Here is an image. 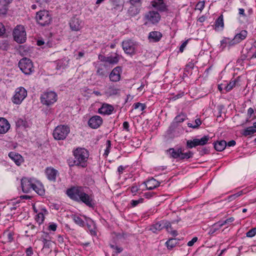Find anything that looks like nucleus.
Segmentation results:
<instances>
[{
    "instance_id": "1",
    "label": "nucleus",
    "mask_w": 256,
    "mask_h": 256,
    "mask_svg": "<svg viewBox=\"0 0 256 256\" xmlns=\"http://www.w3.org/2000/svg\"><path fill=\"white\" fill-rule=\"evenodd\" d=\"M88 188L82 186H72L66 190V194L72 200L77 202L83 203L90 208H94L96 205L94 196L86 191Z\"/></svg>"
},
{
    "instance_id": "2",
    "label": "nucleus",
    "mask_w": 256,
    "mask_h": 256,
    "mask_svg": "<svg viewBox=\"0 0 256 256\" xmlns=\"http://www.w3.org/2000/svg\"><path fill=\"white\" fill-rule=\"evenodd\" d=\"M184 148L178 146L175 148H170L166 150V152L168 154L170 158L178 159L181 161L188 160L193 157L194 152L192 151L188 150L186 152H184Z\"/></svg>"
},
{
    "instance_id": "3",
    "label": "nucleus",
    "mask_w": 256,
    "mask_h": 256,
    "mask_svg": "<svg viewBox=\"0 0 256 256\" xmlns=\"http://www.w3.org/2000/svg\"><path fill=\"white\" fill-rule=\"evenodd\" d=\"M72 154L76 160L78 166L82 168L87 166L89 152L86 149L83 148H77L73 150Z\"/></svg>"
},
{
    "instance_id": "4",
    "label": "nucleus",
    "mask_w": 256,
    "mask_h": 256,
    "mask_svg": "<svg viewBox=\"0 0 256 256\" xmlns=\"http://www.w3.org/2000/svg\"><path fill=\"white\" fill-rule=\"evenodd\" d=\"M35 18L38 24L42 26H49L52 22V16L50 12L46 10L36 12Z\"/></svg>"
},
{
    "instance_id": "5",
    "label": "nucleus",
    "mask_w": 256,
    "mask_h": 256,
    "mask_svg": "<svg viewBox=\"0 0 256 256\" xmlns=\"http://www.w3.org/2000/svg\"><path fill=\"white\" fill-rule=\"evenodd\" d=\"M70 132V128L67 125L60 124L54 130L52 136L58 140H64Z\"/></svg>"
},
{
    "instance_id": "6",
    "label": "nucleus",
    "mask_w": 256,
    "mask_h": 256,
    "mask_svg": "<svg viewBox=\"0 0 256 256\" xmlns=\"http://www.w3.org/2000/svg\"><path fill=\"white\" fill-rule=\"evenodd\" d=\"M18 67L21 71L26 75H30L34 71L33 62L27 58H23L18 62Z\"/></svg>"
},
{
    "instance_id": "7",
    "label": "nucleus",
    "mask_w": 256,
    "mask_h": 256,
    "mask_svg": "<svg viewBox=\"0 0 256 256\" xmlns=\"http://www.w3.org/2000/svg\"><path fill=\"white\" fill-rule=\"evenodd\" d=\"M138 44L131 39L124 40L122 42V46L124 52L132 56L137 53Z\"/></svg>"
},
{
    "instance_id": "8",
    "label": "nucleus",
    "mask_w": 256,
    "mask_h": 256,
    "mask_svg": "<svg viewBox=\"0 0 256 256\" xmlns=\"http://www.w3.org/2000/svg\"><path fill=\"white\" fill-rule=\"evenodd\" d=\"M57 94L53 91H46L41 94L40 100L41 103L46 106H50L57 100Z\"/></svg>"
},
{
    "instance_id": "9",
    "label": "nucleus",
    "mask_w": 256,
    "mask_h": 256,
    "mask_svg": "<svg viewBox=\"0 0 256 256\" xmlns=\"http://www.w3.org/2000/svg\"><path fill=\"white\" fill-rule=\"evenodd\" d=\"M14 40L19 44H22L26 40V32L24 28L21 25L16 26L13 31Z\"/></svg>"
},
{
    "instance_id": "10",
    "label": "nucleus",
    "mask_w": 256,
    "mask_h": 256,
    "mask_svg": "<svg viewBox=\"0 0 256 256\" xmlns=\"http://www.w3.org/2000/svg\"><path fill=\"white\" fill-rule=\"evenodd\" d=\"M27 96V91L24 87L16 88L15 94L12 98V102L16 104H20Z\"/></svg>"
},
{
    "instance_id": "11",
    "label": "nucleus",
    "mask_w": 256,
    "mask_h": 256,
    "mask_svg": "<svg viewBox=\"0 0 256 256\" xmlns=\"http://www.w3.org/2000/svg\"><path fill=\"white\" fill-rule=\"evenodd\" d=\"M36 180L33 178L24 177L21 180V186L22 190L24 193H28L30 192Z\"/></svg>"
},
{
    "instance_id": "12",
    "label": "nucleus",
    "mask_w": 256,
    "mask_h": 256,
    "mask_svg": "<svg viewBox=\"0 0 256 256\" xmlns=\"http://www.w3.org/2000/svg\"><path fill=\"white\" fill-rule=\"evenodd\" d=\"M70 29L73 31H79L83 27L84 22L82 20L75 16L71 18L69 22Z\"/></svg>"
},
{
    "instance_id": "13",
    "label": "nucleus",
    "mask_w": 256,
    "mask_h": 256,
    "mask_svg": "<svg viewBox=\"0 0 256 256\" xmlns=\"http://www.w3.org/2000/svg\"><path fill=\"white\" fill-rule=\"evenodd\" d=\"M144 17L150 23L154 25L158 23L161 18L160 14L158 12L154 10L149 11L146 14Z\"/></svg>"
},
{
    "instance_id": "14",
    "label": "nucleus",
    "mask_w": 256,
    "mask_h": 256,
    "mask_svg": "<svg viewBox=\"0 0 256 256\" xmlns=\"http://www.w3.org/2000/svg\"><path fill=\"white\" fill-rule=\"evenodd\" d=\"M44 173L47 178L54 182H56V177L59 175L58 170L51 166L46 168Z\"/></svg>"
},
{
    "instance_id": "15",
    "label": "nucleus",
    "mask_w": 256,
    "mask_h": 256,
    "mask_svg": "<svg viewBox=\"0 0 256 256\" xmlns=\"http://www.w3.org/2000/svg\"><path fill=\"white\" fill-rule=\"evenodd\" d=\"M95 68L96 69L97 76L103 78L106 76L108 74V66L106 64L94 63Z\"/></svg>"
},
{
    "instance_id": "16",
    "label": "nucleus",
    "mask_w": 256,
    "mask_h": 256,
    "mask_svg": "<svg viewBox=\"0 0 256 256\" xmlns=\"http://www.w3.org/2000/svg\"><path fill=\"white\" fill-rule=\"evenodd\" d=\"M102 118L99 116H94L88 121V126L93 129L98 128L102 124Z\"/></svg>"
},
{
    "instance_id": "17",
    "label": "nucleus",
    "mask_w": 256,
    "mask_h": 256,
    "mask_svg": "<svg viewBox=\"0 0 256 256\" xmlns=\"http://www.w3.org/2000/svg\"><path fill=\"white\" fill-rule=\"evenodd\" d=\"M248 32L247 30H243L236 34L234 38L231 40L230 45H236L239 44L243 40H245L247 37Z\"/></svg>"
},
{
    "instance_id": "18",
    "label": "nucleus",
    "mask_w": 256,
    "mask_h": 256,
    "mask_svg": "<svg viewBox=\"0 0 256 256\" xmlns=\"http://www.w3.org/2000/svg\"><path fill=\"white\" fill-rule=\"evenodd\" d=\"M122 72V67L118 66L114 68L110 74V80L113 82H118L120 79V74Z\"/></svg>"
},
{
    "instance_id": "19",
    "label": "nucleus",
    "mask_w": 256,
    "mask_h": 256,
    "mask_svg": "<svg viewBox=\"0 0 256 256\" xmlns=\"http://www.w3.org/2000/svg\"><path fill=\"white\" fill-rule=\"evenodd\" d=\"M114 107L112 105L103 103L100 108L98 110V112L102 115H110L114 110Z\"/></svg>"
},
{
    "instance_id": "20",
    "label": "nucleus",
    "mask_w": 256,
    "mask_h": 256,
    "mask_svg": "<svg viewBox=\"0 0 256 256\" xmlns=\"http://www.w3.org/2000/svg\"><path fill=\"white\" fill-rule=\"evenodd\" d=\"M16 129L24 130L30 127V124L25 118H19L16 120Z\"/></svg>"
},
{
    "instance_id": "21",
    "label": "nucleus",
    "mask_w": 256,
    "mask_h": 256,
    "mask_svg": "<svg viewBox=\"0 0 256 256\" xmlns=\"http://www.w3.org/2000/svg\"><path fill=\"white\" fill-rule=\"evenodd\" d=\"M8 156L18 166H20L24 162L22 156L20 154L15 152H10Z\"/></svg>"
},
{
    "instance_id": "22",
    "label": "nucleus",
    "mask_w": 256,
    "mask_h": 256,
    "mask_svg": "<svg viewBox=\"0 0 256 256\" xmlns=\"http://www.w3.org/2000/svg\"><path fill=\"white\" fill-rule=\"evenodd\" d=\"M14 0H0V16L6 15L7 14L8 5Z\"/></svg>"
},
{
    "instance_id": "23",
    "label": "nucleus",
    "mask_w": 256,
    "mask_h": 256,
    "mask_svg": "<svg viewBox=\"0 0 256 256\" xmlns=\"http://www.w3.org/2000/svg\"><path fill=\"white\" fill-rule=\"evenodd\" d=\"M32 190H33L37 194L40 196H44L45 194V190L42 184L38 180L34 182Z\"/></svg>"
},
{
    "instance_id": "24",
    "label": "nucleus",
    "mask_w": 256,
    "mask_h": 256,
    "mask_svg": "<svg viewBox=\"0 0 256 256\" xmlns=\"http://www.w3.org/2000/svg\"><path fill=\"white\" fill-rule=\"evenodd\" d=\"M10 124L4 118H0V134H4L10 128Z\"/></svg>"
},
{
    "instance_id": "25",
    "label": "nucleus",
    "mask_w": 256,
    "mask_h": 256,
    "mask_svg": "<svg viewBox=\"0 0 256 256\" xmlns=\"http://www.w3.org/2000/svg\"><path fill=\"white\" fill-rule=\"evenodd\" d=\"M162 37V34L158 31H152L148 36V40L150 42H159Z\"/></svg>"
},
{
    "instance_id": "26",
    "label": "nucleus",
    "mask_w": 256,
    "mask_h": 256,
    "mask_svg": "<svg viewBox=\"0 0 256 256\" xmlns=\"http://www.w3.org/2000/svg\"><path fill=\"white\" fill-rule=\"evenodd\" d=\"M144 184H145L146 190H152L159 186L160 183L154 178H152L146 182H144Z\"/></svg>"
},
{
    "instance_id": "27",
    "label": "nucleus",
    "mask_w": 256,
    "mask_h": 256,
    "mask_svg": "<svg viewBox=\"0 0 256 256\" xmlns=\"http://www.w3.org/2000/svg\"><path fill=\"white\" fill-rule=\"evenodd\" d=\"M48 214V212L46 208H42L40 210V211L38 212L36 216L35 220L38 223V224L40 225L42 223H43L44 220V214Z\"/></svg>"
},
{
    "instance_id": "28",
    "label": "nucleus",
    "mask_w": 256,
    "mask_h": 256,
    "mask_svg": "<svg viewBox=\"0 0 256 256\" xmlns=\"http://www.w3.org/2000/svg\"><path fill=\"white\" fill-rule=\"evenodd\" d=\"M86 226L92 235H96V225L95 222L92 219L89 218L86 220Z\"/></svg>"
},
{
    "instance_id": "29",
    "label": "nucleus",
    "mask_w": 256,
    "mask_h": 256,
    "mask_svg": "<svg viewBox=\"0 0 256 256\" xmlns=\"http://www.w3.org/2000/svg\"><path fill=\"white\" fill-rule=\"evenodd\" d=\"M162 220H160L150 226V230L154 233H157L164 228Z\"/></svg>"
},
{
    "instance_id": "30",
    "label": "nucleus",
    "mask_w": 256,
    "mask_h": 256,
    "mask_svg": "<svg viewBox=\"0 0 256 256\" xmlns=\"http://www.w3.org/2000/svg\"><path fill=\"white\" fill-rule=\"evenodd\" d=\"M214 149L218 152H222L225 149L226 146V142L224 140L217 141L214 144Z\"/></svg>"
},
{
    "instance_id": "31",
    "label": "nucleus",
    "mask_w": 256,
    "mask_h": 256,
    "mask_svg": "<svg viewBox=\"0 0 256 256\" xmlns=\"http://www.w3.org/2000/svg\"><path fill=\"white\" fill-rule=\"evenodd\" d=\"M180 240L177 238H169L166 242L165 246H166L168 250H172L179 243Z\"/></svg>"
},
{
    "instance_id": "32",
    "label": "nucleus",
    "mask_w": 256,
    "mask_h": 256,
    "mask_svg": "<svg viewBox=\"0 0 256 256\" xmlns=\"http://www.w3.org/2000/svg\"><path fill=\"white\" fill-rule=\"evenodd\" d=\"M214 25V30H218L220 28V30H222L224 28V22L223 16L222 14H221L220 16L218 17V18L216 19Z\"/></svg>"
},
{
    "instance_id": "33",
    "label": "nucleus",
    "mask_w": 256,
    "mask_h": 256,
    "mask_svg": "<svg viewBox=\"0 0 256 256\" xmlns=\"http://www.w3.org/2000/svg\"><path fill=\"white\" fill-rule=\"evenodd\" d=\"M120 60V58L119 54L117 52H116L114 56H108L107 62L112 65L116 64L118 63Z\"/></svg>"
},
{
    "instance_id": "34",
    "label": "nucleus",
    "mask_w": 256,
    "mask_h": 256,
    "mask_svg": "<svg viewBox=\"0 0 256 256\" xmlns=\"http://www.w3.org/2000/svg\"><path fill=\"white\" fill-rule=\"evenodd\" d=\"M196 142L197 146H204L207 144L210 139V137L208 135L204 136L201 138H194Z\"/></svg>"
},
{
    "instance_id": "35",
    "label": "nucleus",
    "mask_w": 256,
    "mask_h": 256,
    "mask_svg": "<svg viewBox=\"0 0 256 256\" xmlns=\"http://www.w3.org/2000/svg\"><path fill=\"white\" fill-rule=\"evenodd\" d=\"M140 9L135 6L131 5L128 9V14L132 17L135 16L140 13Z\"/></svg>"
},
{
    "instance_id": "36",
    "label": "nucleus",
    "mask_w": 256,
    "mask_h": 256,
    "mask_svg": "<svg viewBox=\"0 0 256 256\" xmlns=\"http://www.w3.org/2000/svg\"><path fill=\"white\" fill-rule=\"evenodd\" d=\"M110 2L113 6L112 10H122V6L120 4V0H110Z\"/></svg>"
},
{
    "instance_id": "37",
    "label": "nucleus",
    "mask_w": 256,
    "mask_h": 256,
    "mask_svg": "<svg viewBox=\"0 0 256 256\" xmlns=\"http://www.w3.org/2000/svg\"><path fill=\"white\" fill-rule=\"evenodd\" d=\"M255 132H256L255 129L252 126H249L244 129L241 132V134L244 136H248L252 135Z\"/></svg>"
},
{
    "instance_id": "38",
    "label": "nucleus",
    "mask_w": 256,
    "mask_h": 256,
    "mask_svg": "<svg viewBox=\"0 0 256 256\" xmlns=\"http://www.w3.org/2000/svg\"><path fill=\"white\" fill-rule=\"evenodd\" d=\"M234 218L232 217L230 218L224 220H221L218 222L216 224H214V226H218L219 228L222 227V226L226 224H230L233 222Z\"/></svg>"
},
{
    "instance_id": "39",
    "label": "nucleus",
    "mask_w": 256,
    "mask_h": 256,
    "mask_svg": "<svg viewBox=\"0 0 256 256\" xmlns=\"http://www.w3.org/2000/svg\"><path fill=\"white\" fill-rule=\"evenodd\" d=\"M186 115L184 113L181 112L178 115L176 116L174 120L178 124L183 122L186 118Z\"/></svg>"
},
{
    "instance_id": "40",
    "label": "nucleus",
    "mask_w": 256,
    "mask_h": 256,
    "mask_svg": "<svg viewBox=\"0 0 256 256\" xmlns=\"http://www.w3.org/2000/svg\"><path fill=\"white\" fill-rule=\"evenodd\" d=\"M238 82V78L236 79H235L234 80H232L230 82L226 85L224 86V89L226 92H230L231 90L236 85V82Z\"/></svg>"
},
{
    "instance_id": "41",
    "label": "nucleus",
    "mask_w": 256,
    "mask_h": 256,
    "mask_svg": "<svg viewBox=\"0 0 256 256\" xmlns=\"http://www.w3.org/2000/svg\"><path fill=\"white\" fill-rule=\"evenodd\" d=\"M230 42H231V40L230 38L224 37L220 41V44H221V46H222V49L224 50L226 47V45H228V46L229 48L234 46V45H230Z\"/></svg>"
},
{
    "instance_id": "42",
    "label": "nucleus",
    "mask_w": 256,
    "mask_h": 256,
    "mask_svg": "<svg viewBox=\"0 0 256 256\" xmlns=\"http://www.w3.org/2000/svg\"><path fill=\"white\" fill-rule=\"evenodd\" d=\"M72 218L74 222L80 226H84V222L82 219L78 216L72 215Z\"/></svg>"
},
{
    "instance_id": "43",
    "label": "nucleus",
    "mask_w": 256,
    "mask_h": 256,
    "mask_svg": "<svg viewBox=\"0 0 256 256\" xmlns=\"http://www.w3.org/2000/svg\"><path fill=\"white\" fill-rule=\"evenodd\" d=\"M245 60H250V58H248L247 54H242L236 60V64L240 66H244V62Z\"/></svg>"
},
{
    "instance_id": "44",
    "label": "nucleus",
    "mask_w": 256,
    "mask_h": 256,
    "mask_svg": "<svg viewBox=\"0 0 256 256\" xmlns=\"http://www.w3.org/2000/svg\"><path fill=\"white\" fill-rule=\"evenodd\" d=\"M120 89L114 87L110 86L108 88V92H106L109 96H114L118 94L120 92Z\"/></svg>"
},
{
    "instance_id": "45",
    "label": "nucleus",
    "mask_w": 256,
    "mask_h": 256,
    "mask_svg": "<svg viewBox=\"0 0 256 256\" xmlns=\"http://www.w3.org/2000/svg\"><path fill=\"white\" fill-rule=\"evenodd\" d=\"M157 10L160 12H167L168 10V6L164 2H159Z\"/></svg>"
},
{
    "instance_id": "46",
    "label": "nucleus",
    "mask_w": 256,
    "mask_h": 256,
    "mask_svg": "<svg viewBox=\"0 0 256 256\" xmlns=\"http://www.w3.org/2000/svg\"><path fill=\"white\" fill-rule=\"evenodd\" d=\"M6 234V238H7V242H12L14 240V232H10L8 231V230H6L4 232V236Z\"/></svg>"
},
{
    "instance_id": "47",
    "label": "nucleus",
    "mask_w": 256,
    "mask_h": 256,
    "mask_svg": "<svg viewBox=\"0 0 256 256\" xmlns=\"http://www.w3.org/2000/svg\"><path fill=\"white\" fill-rule=\"evenodd\" d=\"M195 124L193 125L191 123H188L187 125L188 126V127L189 128H198L202 124V121L200 120V118H196L195 121Z\"/></svg>"
},
{
    "instance_id": "48",
    "label": "nucleus",
    "mask_w": 256,
    "mask_h": 256,
    "mask_svg": "<svg viewBox=\"0 0 256 256\" xmlns=\"http://www.w3.org/2000/svg\"><path fill=\"white\" fill-rule=\"evenodd\" d=\"M197 146L195 139L192 140H188L186 143V148L188 149L192 148Z\"/></svg>"
},
{
    "instance_id": "49",
    "label": "nucleus",
    "mask_w": 256,
    "mask_h": 256,
    "mask_svg": "<svg viewBox=\"0 0 256 256\" xmlns=\"http://www.w3.org/2000/svg\"><path fill=\"white\" fill-rule=\"evenodd\" d=\"M243 194V192L242 190L234 194H232L230 196H229L228 197V202L232 201L233 200H234L236 198H238V196H242Z\"/></svg>"
},
{
    "instance_id": "50",
    "label": "nucleus",
    "mask_w": 256,
    "mask_h": 256,
    "mask_svg": "<svg viewBox=\"0 0 256 256\" xmlns=\"http://www.w3.org/2000/svg\"><path fill=\"white\" fill-rule=\"evenodd\" d=\"M10 46L6 40H2L0 42V49L2 50H7L9 48Z\"/></svg>"
},
{
    "instance_id": "51",
    "label": "nucleus",
    "mask_w": 256,
    "mask_h": 256,
    "mask_svg": "<svg viewBox=\"0 0 256 256\" xmlns=\"http://www.w3.org/2000/svg\"><path fill=\"white\" fill-rule=\"evenodd\" d=\"M198 151L199 152L200 155L202 156L204 154H208L210 150L209 148L204 147L202 148H198Z\"/></svg>"
},
{
    "instance_id": "52",
    "label": "nucleus",
    "mask_w": 256,
    "mask_h": 256,
    "mask_svg": "<svg viewBox=\"0 0 256 256\" xmlns=\"http://www.w3.org/2000/svg\"><path fill=\"white\" fill-rule=\"evenodd\" d=\"M133 108L134 109H137L140 108V111H143L146 108V106L144 104H142L138 102L134 103L133 104Z\"/></svg>"
},
{
    "instance_id": "53",
    "label": "nucleus",
    "mask_w": 256,
    "mask_h": 256,
    "mask_svg": "<svg viewBox=\"0 0 256 256\" xmlns=\"http://www.w3.org/2000/svg\"><path fill=\"white\" fill-rule=\"evenodd\" d=\"M144 199L143 198H140L138 200H132L130 202L131 206L132 207H135L138 206L139 204H142L144 202Z\"/></svg>"
},
{
    "instance_id": "54",
    "label": "nucleus",
    "mask_w": 256,
    "mask_h": 256,
    "mask_svg": "<svg viewBox=\"0 0 256 256\" xmlns=\"http://www.w3.org/2000/svg\"><path fill=\"white\" fill-rule=\"evenodd\" d=\"M256 234V228L250 230L246 233V236L248 238H252Z\"/></svg>"
},
{
    "instance_id": "55",
    "label": "nucleus",
    "mask_w": 256,
    "mask_h": 256,
    "mask_svg": "<svg viewBox=\"0 0 256 256\" xmlns=\"http://www.w3.org/2000/svg\"><path fill=\"white\" fill-rule=\"evenodd\" d=\"M67 162L68 166L70 168L73 167L74 166H78V164H76V162L74 158H70L68 159Z\"/></svg>"
},
{
    "instance_id": "56",
    "label": "nucleus",
    "mask_w": 256,
    "mask_h": 256,
    "mask_svg": "<svg viewBox=\"0 0 256 256\" xmlns=\"http://www.w3.org/2000/svg\"><path fill=\"white\" fill-rule=\"evenodd\" d=\"M110 246L112 248L116 250V252L117 254L122 252L123 250V248L122 247H119L116 245L112 244H110Z\"/></svg>"
},
{
    "instance_id": "57",
    "label": "nucleus",
    "mask_w": 256,
    "mask_h": 256,
    "mask_svg": "<svg viewBox=\"0 0 256 256\" xmlns=\"http://www.w3.org/2000/svg\"><path fill=\"white\" fill-rule=\"evenodd\" d=\"M163 224L164 225V228H165L168 232H170L168 229L172 228V222H170L168 220H162Z\"/></svg>"
},
{
    "instance_id": "58",
    "label": "nucleus",
    "mask_w": 256,
    "mask_h": 256,
    "mask_svg": "<svg viewBox=\"0 0 256 256\" xmlns=\"http://www.w3.org/2000/svg\"><path fill=\"white\" fill-rule=\"evenodd\" d=\"M28 227L30 230L32 231L31 234L32 236L38 233V230H36V226L34 224H30L28 225Z\"/></svg>"
},
{
    "instance_id": "59",
    "label": "nucleus",
    "mask_w": 256,
    "mask_h": 256,
    "mask_svg": "<svg viewBox=\"0 0 256 256\" xmlns=\"http://www.w3.org/2000/svg\"><path fill=\"white\" fill-rule=\"evenodd\" d=\"M44 246L43 248H50V240H46V238H44V240H42Z\"/></svg>"
},
{
    "instance_id": "60",
    "label": "nucleus",
    "mask_w": 256,
    "mask_h": 256,
    "mask_svg": "<svg viewBox=\"0 0 256 256\" xmlns=\"http://www.w3.org/2000/svg\"><path fill=\"white\" fill-rule=\"evenodd\" d=\"M204 8V2L200 1L196 5V9L202 11Z\"/></svg>"
},
{
    "instance_id": "61",
    "label": "nucleus",
    "mask_w": 256,
    "mask_h": 256,
    "mask_svg": "<svg viewBox=\"0 0 256 256\" xmlns=\"http://www.w3.org/2000/svg\"><path fill=\"white\" fill-rule=\"evenodd\" d=\"M26 256H32L34 254V251L32 246L26 248L25 250Z\"/></svg>"
},
{
    "instance_id": "62",
    "label": "nucleus",
    "mask_w": 256,
    "mask_h": 256,
    "mask_svg": "<svg viewBox=\"0 0 256 256\" xmlns=\"http://www.w3.org/2000/svg\"><path fill=\"white\" fill-rule=\"evenodd\" d=\"M190 40V38H188L186 40V41H184L180 46L179 52H184V50L185 48V47L186 46L188 42Z\"/></svg>"
},
{
    "instance_id": "63",
    "label": "nucleus",
    "mask_w": 256,
    "mask_h": 256,
    "mask_svg": "<svg viewBox=\"0 0 256 256\" xmlns=\"http://www.w3.org/2000/svg\"><path fill=\"white\" fill-rule=\"evenodd\" d=\"M57 228V224L54 222L50 223V225L48 226V230H52L53 232H55Z\"/></svg>"
},
{
    "instance_id": "64",
    "label": "nucleus",
    "mask_w": 256,
    "mask_h": 256,
    "mask_svg": "<svg viewBox=\"0 0 256 256\" xmlns=\"http://www.w3.org/2000/svg\"><path fill=\"white\" fill-rule=\"evenodd\" d=\"M140 188L136 185H133L130 187V191L132 193L136 194V193L139 190Z\"/></svg>"
}]
</instances>
